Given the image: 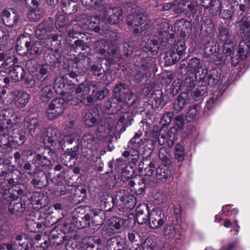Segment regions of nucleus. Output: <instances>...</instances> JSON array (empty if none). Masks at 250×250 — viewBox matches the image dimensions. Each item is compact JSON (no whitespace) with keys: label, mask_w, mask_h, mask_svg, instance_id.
Masks as SVG:
<instances>
[{"label":"nucleus","mask_w":250,"mask_h":250,"mask_svg":"<svg viewBox=\"0 0 250 250\" xmlns=\"http://www.w3.org/2000/svg\"><path fill=\"white\" fill-rule=\"evenodd\" d=\"M201 68V60L197 58H192L187 62V69L189 71L195 72L197 69Z\"/></svg>","instance_id":"64"},{"label":"nucleus","mask_w":250,"mask_h":250,"mask_svg":"<svg viewBox=\"0 0 250 250\" xmlns=\"http://www.w3.org/2000/svg\"><path fill=\"white\" fill-rule=\"evenodd\" d=\"M201 33L205 36L202 39H214V26L211 19L206 18L202 21L201 28Z\"/></svg>","instance_id":"38"},{"label":"nucleus","mask_w":250,"mask_h":250,"mask_svg":"<svg viewBox=\"0 0 250 250\" xmlns=\"http://www.w3.org/2000/svg\"><path fill=\"white\" fill-rule=\"evenodd\" d=\"M140 157L139 151L137 150H126L122 153L121 158L117 159L115 164V168H119L120 166L124 165L123 163L127 160H131L129 164L128 165L129 168L132 169L136 166Z\"/></svg>","instance_id":"21"},{"label":"nucleus","mask_w":250,"mask_h":250,"mask_svg":"<svg viewBox=\"0 0 250 250\" xmlns=\"http://www.w3.org/2000/svg\"><path fill=\"white\" fill-rule=\"evenodd\" d=\"M68 19L64 15H57L56 20V26L58 30L62 33L67 30Z\"/></svg>","instance_id":"59"},{"label":"nucleus","mask_w":250,"mask_h":250,"mask_svg":"<svg viewBox=\"0 0 250 250\" xmlns=\"http://www.w3.org/2000/svg\"><path fill=\"white\" fill-rule=\"evenodd\" d=\"M133 121V114L131 111H126L119 118L118 122L115 127L117 132H122L125 130L126 128L132 124Z\"/></svg>","instance_id":"28"},{"label":"nucleus","mask_w":250,"mask_h":250,"mask_svg":"<svg viewBox=\"0 0 250 250\" xmlns=\"http://www.w3.org/2000/svg\"><path fill=\"white\" fill-rule=\"evenodd\" d=\"M176 135V134H171L169 131L166 136L164 135H161L157 131L153 132L152 137L154 140H153V142L155 144L158 142L160 146L166 145L169 147H171L174 144Z\"/></svg>","instance_id":"29"},{"label":"nucleus","mask_w":250,"mask_h":250,"mask_svg":"<svg viewBox=\"0 0 250 250\" xmlns=\"http://www.w3.org/2000/svg\"><path fill=\"white\" fill-rule=\"evenodd\" d=\"M89 72L96 77H104L105 74V70L102 66L101 60H97L93 63L89 68Z\"/></svg>","instance_id":"52"},{"label":"nucleus","mask_w":250,"mask_h":250,"mask_svg":"<svg viewBox=\"0 0 250 250\" xmlns=\"http://www.w3.org/2000/svg\"><path fill=\"white\" fill-rule=\"evenodd\" d=\"M189 101L190 99L187 92L181 93L174 101L173 103V109L176 112L182 111L189 104Z\"/></svg>","instance_id":"39"},{"label":"nucleus","mask_w":250,"mask_h":250,"mask_svg":"<svg viewBox=\"0 0 250 250\" xmlns=\"http://www.w3.org/2000/svg\"><path fill=\"white\" fill-rule=\"evenodd\" d=\"M21 177L20 171L16 169L8 168L0 172V178L7 181V184L12 187L11 188H23L22 186H24L21 183Z\"/></svg>","instance_id":"16"},{"label":"nucleus","mask_w":250,"mask_h":250,"mask_svg":"<svg viewBox=\"0 0 250 250\" xmlns=\"http://www.w3.org/2000/svg\"><path fill=\"white\" fill-rule=\"evenodd\" d=\"M26 140L25 131L21 128L17 129L16 126L0 133V147L2 149L15 148L23 144Z\"/></svg>","instance_id":"5"},{"label":"nucleus","mask_w":250,"mask_h":250,"mask_svg":"<svg viewBox=\"0 0 250 250\" xmlns=\"http://www.w3.org/2000/svg\"><path fill=\"white\" fill-rule=\"evenodd\" d=\"M91 62V59L87 55L83 53L78 54L75 57L71 65L68 66L67 75L71 78L76 79L78 82L77 77L83 75L89 68Z\"/></svg>","instance_id":"7"},{"label":"nucleus","mask_w":250,"mask_h":250,"mask_svg":"<svg viewBox=\"0 0 250 250\" xmlns=\"http://www.w3.org/2000/svg\"><path fill=\"white\" fill-rule=\"evenodd\" d=\"M9 76L13 82H17L22 80L25 75L24 68L20 65H16L9 71Z\"/></svg>","instance_id":"45"},{"label":"nucleus","mask_w":250,"mask_h":250,"mask_svg":"<svg viewBox=\"0 0 250 250\" xmlns=\"http://www.w3.org/2000/svg\"><path fill=\"white\" fill-rule=\"evenodd\" d=\"M93 111V110H89L83 117L84 124L87 127H92L97 123L98 115Z\"/></svg>","instance_id":"55"},{"label":"nucleus","mask_w":250,"mask_h":250,"mask_svg":"<svg viewBox=\"0 0 250 250\" xmlns=\"http://www.w3.org/2000/svg\"><path fill=\"white\" fill-rule=\"evenodd\" d=\"M209 2L205 5V9H208L213 16L219 15L221 14L222 6L219 0H209Z\"/></svg>","instance_id":"46"},{"label":"nucleus","mask_w":250,"mask_h":250,"mask_svg":"<svg viewBox=\"0 0 250 250\" xmlns=\"http://www.w3.org/2000/svg\"><path fill=\"white\" fill-rule=\"evenodd\" d=\"M53 88L51 85L44 86L41 90V99L43 102H47L53 96Z\"/></svg>","instance_id":"61"},{"label":"nucleus","mask_w":250,"mask_h":250,"mask_svg":"<svg viewBox=\"0 0 250 250\" xmlns=\"http://www.w3.org/2000/svg\"><path fill=\"white\" fill-rule=\"evenodd\" d=\"M142 133L139 131L136 132L133 137L129 141L128 145V150H137L139 151L141 147H143L146 142V139L141 137Z\"/></svg>","instance_id":"37"},{"label":"nucleus","mask_w":250,"mask_h":250,"mask_svg":"<svg viewBox=\"0 0 250 250\" xmlns=\"http://www.w3.org/2000/svg\"><path fill=\"white\" fill-rule=\"evenodd\" d=\"M26 65L29 71H36L35 78L39 82H45L51 78L52 71V66L51 64H40L35 60H30L27 62Z\"/></svg>","instance_id":"10"},{"label":"nucleus","mask_w":250,"mask_h":250,"mask_svg":"<svg viewBox=\"0 0 250 250\" xmlns=\"http://www.w3.org/2000/svg\"><path fill=\"white\" fill-rule=\"evenodd\" d=\"M218 38L224 45H230L232 43V35L230 30L223 26H219L218 28Z\"/></svg>","instance_id":"44"},{"label":"nucleus","mask_w":250,"mask_h":250,"mask_svg":"<svg viewBox=\"0 0 250 250\" xmlns=\"http://www.w3.org/2000/svg\"><path fill=\"white\" fill-rule=\"evenodd\" d=\"M167 221V216L159 208L152 209L149 214L148 226L150 228L157 229L160 228Z\"/></svg>","instance_id":"20"},{"label":"nucleus","mask_w":250,"mask_h":250,"mask_svg":"<svg viewBox=\"0 0 250 250\" xmlns=\"http://www.w3.org/2000/svg\"><path fill=\"white\" fill-rule=\"evenodd\" d=\"M109 37L106 40L101 39L95 43L96 49L101 55L108 54L111 61L116 62L121 58V54L117 47L118 45V36L116 32L108 30Z\"/></svg>","instance_id":"4"},{"label":"nucleus","mask_w":250,"mask_h":250,"mask_svg":"<svg viewBox=\"0 0 250 250\" xmlns=\"http://www.w3.org/2000/svg\"><path fill=\"white\" fill-rule=\"evenodd\" d=\"M125 243L121 238L113 236L107 241V250H125Z\"/></svg>","instance_id":"40"},{"label":"nucleus","mask_w":250,"mask_h":250,"mask_svg":"<svg viewBox=\"0 0 250 250\" xmlns=\"http://www.w3.org/2000/svg\"><path fill=\"white\" fill-rule=\"evenodd\" d=\"M59 95H62L74 91V87H71L66 83V80L63 77H57L54 81L53 87Z\"/></svg>","instance_id":"32"},{"label":"nucleus","mask_w":250,"mask_h":250,"mask_svg":"<svg viewBox=\"0 0 250 250\" xmlns=\"http://www.w3.org/2000/svg\"><path fill=\"white\" fill-rule=\"evenodd\" d=\"M51 21L48 20H44L40 23L36 27L35 35L39 40H42V44L45 43V41L49 36L48 33L51 27Z\"/></svg>","instance_id":"31"},{"label":"nucleus","mask_w":250,"mask_h":250,"mask_svg":"<svg viewBox=\"0 0 250 250\" xmlns=\"http://www.w3.org/2000/svg\"><path fill=\"white\" fill-rule=\"evenodd\" d=\"M16 105L19 107L25 106L28 103L30 95L23 90H13L11 92Z\"/></svg>","instance_id":"35"},{"label":"nucleus","mask_w":250,"mask_h":250,"mask_svg":"<svg viewBox=\"0 0 250 250\" xmlns=\"http://www.w3.org/2000/svg\"><path fill=\"white\" fill-rule=\"evenodd\" d=\"M43 16L44 13L42 9L29 10L27 15L28 19L31 22L39 21Z\"/></svg>","instance_id":"62"},{"label":"nucleus","mask_w":250,"mask_h":250,"mask_svg":"<svg viewBox=\"0 0 250 250\" xmlns=\"http://www.w3.org/2000/svg\"><path fill=\"white\" fill-rule=\"evenodd\" d=\"M101 240L94 236L85 237L80 243V250H98Z\"/></svg>","instance_id":"34"},{"label":"nucleus","mask_w":250,"mask_h":250,"mask_svg":"<svg viewBox=\"0 0 250 250\" xmlns=\"http://www.w3.org/2000/svg\"><path fill=\"white\" fill-rule=\"evenodd\" d=\"M164 235L166 239L174 237L178 232V228L174 225L168 224L164 228Z\"/></svg>","instance_id":"63"},{"label":"nucleus","mask_w":250,"mask_h":250,"mask_svg":"<svg viewBox=\"0 0 250 250\" xmlns=\"http://www.w3.org/2000/svg\"><path fill=\"white\" fill-rule=\"evenodd\" d=\"M29 49L27 50V54H29L32 55H38L41 54L42 50V42L39 41L33 42L32 40L31 35H30V41Z\"/></svg>","instance_id":"56"},{"label":"nucleus","mask_w":250,"mask_h":250,"mask_svg":"<svg viewBox=\"0 0 250 250\" xmlns=\"http://www.w3.org/2000/svg\"><path fill=\"white\" fill-rule=\"evenodd\" d=\"M62 36L58 34H51L45 41V43L42 45L44 47L50 49L55 53H58L59 49L62 47Z\"/></svg>","instance_id":"27"},{"label":"nucleus","mask_w":250,"mask_h":250,"mask_svg":"<svg viewBox=\"0 0 250 250\" xmlns=\"http://www.w3.org/2000/svg\"><path fill=\"white\" fill-rule=\"evenodd\" d=\"M127 24L135 34L139 35L147 28V17L141 13L134 12L126 18Z\"/></svg>","instance_id":"9"},{"label":"nucleus","mask_w":250,"mask_h":250,"mask_svg":"<svg viewBox=\"0 0 250 250\" xmlns=\"http://www.w3.org/2000/svg\"><path fill=\"white\" fill-rule=\"evenodd\" d=\"M43 219L44 220L43 222L42 221L36 222L33 219H27L25 223L27 229L30 232H36L39 231L40 229H42L43 227H48L54 223V222H53L52 224H50L48 222L49 221L48 217Z\"/></svg>","instance_id":"36"},{"label":"nucleus","mask_w":250,"mask_h":250,"mask_svg":"<svg viewBox=\"0 0 250 250\" xmlns=\"http://www.w3.org/2000/svg\"><path fill=\"white\" fill-rule=\"evenodd\" d=\"M185 125V119L183 115L176 117L174 120V126L170 127L169 132L171 134H177L182 130Z\"/></svg>","instance_id":"54"},{"label":"nucleus","mask_w":250,"mask_h":250,"mask_svg":"<svg viewBox=\"0 0 250 250\" xmlns=\"http://www.w3.org/2000/svg\"><path fill=\"white\" fill-rule=\"evenodd\" d=\"M61 7L65 14L71 15L77 11L78 4L71 0H62Z\"/></svg>","instance_id":"48"},{"label":"nucleus","mask_w":250,"mask_h":250,"mask_svg":"<svg viewBox=\"0 0 250 250\" xmlns=\"http://www.w3.org/2000/svg\"><path fill=\"white\" fill-rule=\"evenodd\" d=\"M147 165L144 168V170L142 171L141 175L143 176L142 178H146L148 180V182H149L151 176L156 169V162L155 161H150Z\"/></svg>","instance_id":"60"},{"label":"nucleus","mask_w":250,"mask_h":250,"mask_svg":"<svg viewBox=\"0 0 250 250\" xmlns=\"http://www.w3.org/2000/svg\"><path fill=\"white\" fill-rule=\"evenodd\" d=\"M201 44L204 48L205 55L210 57L214 63L218 65L224 62L223 58L219 56L218 45L213 38L201 39Z\"/></svg>","instance_id":"11"},{"label":"nucleus","mask_w":250,"mask_h":250,"mask_svg":"<svg viewBox=\"0 0 250 250\" xmlns=\"http://www.w3.org/2000/svg\"><path fill=\"white\" fill-rule=\"evenodd\" d=\"M18 189L0 186V213L8 209L10 213L21 215L25 211H29L30 207L25 203L22 194L25 193V186Z\"/></svg>","instance_id":"2"},{"label":"nucleus","mask_w":250,"mask_h":250,"mask_svg":"<svg viewBox=\"0 0 250 250\" xmlns=\"http://www.w3.org/2000/svg\"><path fill=\"white\" fill-rule=\"evenodd\" d=\"M30 35L27 33H23L18 39L15 47L17 53L24 56L27 55V50L29 49Z\"/></svg>","instance_id":"30"},{"label":"nucleus","mask_w":250,"mask_h":250,"mask_svg":"<svg viewBox=\"0 0 250 250\" xmlns=\"http://www.w3.org/2000/svg\"><path fill=\"white\" fill-rule=\"evenodd\" d=\"M32 174L33 177L31 183L34 188L41 189L48 187L49 179L48 174L42 170L36 168Z\"/></svg>","instance_id":"19"},{"label":"nucleus","mask_w":250,"mask_h":250,"mask_svg":"<svg viewBox=\"0 0 250 250\" xmlns=\"http://www.w3.org/2000/svg\"><path fill=\"white\" fill-rule=\"evenodd\" d=\"M109 94V90L106 88L102 90L93 89L92 94L87 97L88 102L91 104H94L97 100H102Z\"/></svg>","instance_id":"43"},{"label":"nucleus","mask_w":250,"mask_h":250,"mask_svg":"<svg viewBox=\"0 0 250 250\" xmlns=\"http://www.w3.org/2000/svg\"><path fill=\"white\" fill-rule=\"evenodd\" d=\"M169 32V24L166 21L160 24L156 39L150 40L147 36L142 38L140 47L145 52H150L157 55L159 51L165 54L164 59L167 65H171L179 61L185 53L186 44L183 40L175 42V34L172 30Z\"/></svg>","instance_id":"1"},{"label":"nucleus","mask_w":250,"mask_h":250,"mask_svg":"<svg viewBox=\"0 0 250 250\" xmlns=\"http://www.w3.org/2000/svg\"><path fill=\"white\" fill-rule=\"evenodd\" d=\"M222 71L219 68L211 69L208 71L206 83L213 86L218 84L221 79Z\"/></svg>","instance_id":"42"},{"label":"nucleus","mask_w":250,"mask_h":250,"mask_svg":"<svg viewBox=\"0 0 250 250\" xmlns=\"http://www.w3.org/2000/svg\"><path fill=\"white\" fill-rule=\"evenodd\" d=\"M23 197H27L29 202L30 208L34 206V208L40 209L44 206L42 203L43 195L41 192H28L25 187V193L22 194Z\"/></svg>","instance_id":"25"},{"label":"nucleus","mask_w":250,"mask_h":250,"mask_svg":"<svg viewBox=\"0 0 250 250\" xmlns=\"http://www.w3.org/2000/svg\"><path fill=\"white\" fill-rule=\"evenodd\" d=\"M247 0H232L231 9L237 16L242 15L247 9Z\"/></svg>","instance_id":"49"},{"label":"nucleus","mask_w":250,"mask_h":250,"mask_svg":"<svg viewBox=\"0 0 250 250\" xmlns=\"http://www.w3.org/2000/svg\"><path fill=\"white\" fill-rule=\"evenodd\" d=\"M1 17L4 24L9 27L15 25L19 20V16L14 9L10 8L3 10Z\"/></svg>","instance_id":"33"},{"label":"nucleus","mask_w":250,"mask_h":250,"mask_svg":"<svg viewBox=\"0 0 250 250\" xmlns=\"http://www.w3.org/2000/svg\"><path fill=\"white\" fill-rule=\"evenodd\" d=\"M250 51V34L247 39L241 41L238 46L237 53L242 59H245Z\"/></svg>","instance_id":"47"},{"label":"nucleus","mask_w":250,"mask_h":250,"mask_svg":"<svg viewBox=\"0 0 250 250\" xmlns=\"http://www.w3.org/2000/svg\"><path fill=\"white\" fill-rule=\"evenodd\" d=\"M24 126L26 127L29 134L33 137L39 136L43 128L42 121L38 118H32L26 120Z\"/></svg>","instance_id":"24"},{"label":"nucleus","mask_w":250,"mask_h":250,"mask_svg":"<svg viewBox=\"0 0 250 250\" xmlns=\"http://www.w3.org/2000/svg\"><path fill=\"white\" fill-rule=\"evenodd\" d=\"M67 102L62 97L57 98L51 102L46 109V115L49 120L58 117L63 112Z\"/></svg>","instance_id":"17"},{"label":"nucleus","mask_w":250,"mask_h":250,"mask_svg":"<svg viewBox=\"0 0 250 250\" xmlns=\"http://www.w3.org/2000/svg\"><path fill=\"white\" fill-rule=\"evenodd\" d=\"M88 214L90 215L91 219H93L94 221L96 220L97 223L95 224L94 229H99L103 224L105 218L104 211L101 209H92Z\"/></svg>","instance_id":"41"},{"label":"nucleus","mask_w":250,"mask_h":250,"mask_svg":"<svg viewBox=\"0 0 250 250\" xmlns=\"http://www.w3.org/2000/svg\"><path fill=\"white\" fill-rule=\"evenodd\" d=\"M98 21H99V19L97 16L90 17L83 15V18L80 21V22L82 24V28L85 29H89L95 32L102 34L103 29L100 26L99 23H97Z\"/></svg>","instance_id":"26"},{"label":"nucleus","mask_w":250,"mask_h":250,"mask_svg":"<svg viewBox=\"0 0 250 250\" xmlns=\"http://www.w3.org/2000/svg\"><path fill=\"white\" fill-rule=\"evenodd\" d=\"M134 45L133 42L128 41L124 42L119 48L117 46V47L120 52L121 56L123 54L128 57L132 54L134 49Z\"/></svg>","instance_id":"51"},{"label":"nucleus","mask_w":250,"mask_h":250,"mask_svg":"<svg viewBox=\"0 0 250 250\" xmlns=\"http://www.w3.org/2000/svg\"><path fill=\"white\" fill-rule=\"evenodd\" d=\"M74 92L72 98H69L67 99L68 102L71 104L77 105L80 103H83L85 105H91V103H89L87 100V97L90 92V87L89 86L84 83H81L77 87L75 90L71 91Z\"/></svg>","instance_id":"14"},{"label":"nucleus","mask_w":250,"mask_h":250,"mask_svg":"<svg viewBox=\"0 0 250 250\" xmlns=\"http://www.w3.org/2000/svg\"><path fill=\"white\" fill-rule=\"evenodd\" d=\"M5 55L4 59L1 62V63L0 64V68L3 67L8 69L14 66L18 62V59L14 55L12 54L10 55L7 52L5 53Z\"/></svg>","instance_id":"57"},{"label":"nucleus","mask_w":250,"mask_h":250,"mask_svg":"<svg viewBox=\"0 0 250 250\" xmlns=\"http://www.w3.org/2000/svg\"><path fill=\"white\" fill-rule=\"evenodd\" d=\"M82 151L84 157L88 159V156L94 154L98 147V139L94 133L88 132L84 134L82 140Z\"/></svg>","instance_id":"15"},{"label":"nucleus","mask_w":250,"mask_h":250,"mask_svg":"<svg viewBox=\"0 0 250 250\" xmlns=\"http://www.w3.org/2000/svg\"><path fill=\"white\" fill-rule=\"evenodd\" d=\"M127 236L129 241L136 246V247L135 248V249H138L139 246L142 245L143 236L140 233V232L133 230L128 232Z\"/></svg>","instance_id":"58"},{"label":"nucleus","mask_w":250,"mask_h":250,"mask_svg":"<svg viewBox=\"0 0 250 250\" xmlns=\"http://www.w3.org/2000/svg\"><path fill=\"white\" fill-rule=\"evenodd\" d=\"M106 6V9L103 13V19L104 21L112 24L119 23L123 19L122 9L111 3L107 4Z\"/></svg>","instance_id":"18"},{"label":"nucleus","mask_w":250,"mask_h":250,"mask_svg":"<svg viewBox=\"0 0 250 250\" xmlns=\"http://www.w3.org/2000/svg\"><path fill=\"white\" fill-rule=\"evenodd\" d=\"M18 118L13 109L6 108L2 109L0 114V133L17 126L16 120Z\"/></svg>","instance_id":"13"},{"label":"nucleus","mask_w":250,"mask_h":250,"mask_svg":"<svg viewBox=\"0 0 250 250\" xmlns=\"http://www.w3.org/2000/svg\"><path fill=\"white\" fill-rule=\"evenodd\" d=\"M114 92V96L105 104V111L108 114H116L125 105L131 106L137 100L136 95L127 83L123 82L116 83Z\"/></svg>","instance_id":"3"},{"label":"nucleus","mask_w":250,"mask_h":250,"mask_svg":"<svg viewBox=\"0 0 250 250\" xmlns=\"http://www.w3.org/2000/svg\"><path fill=\"white\" fill-rule=\"evenodd\" d=\"M27 155L35 154L32 159V163L34 164L37 167H43L52 169L51 161L42 154H36V151L33 149H29L27 150Z\"/></svg>","instance_id":"23"},{"label":"nucleus","mask_w":250,"mask_h":250,"mask_svg":"<svg viewBox=\"0 0 250 250\" xmlns=\"http://www.w3.org/2000/svg\"><path fill=\"white\" fill-rule=\"evenodd\" d=\"M135 62V70L134 74V81L137 83H143V80L146 78L147 73L154 65L155 59L148 55H137L134 58Z\"/></svg>","instance_id":"6"},{"label":"nucleus","mask_w":250,"mask_h":250,"mask_svg":"<svg viewBox=\"0 0 250 250\" xmlns=\"http://www.w3.org/2000/svg\"><path fill=\"white\" fill-rule=\"evenodd\" d=\"M112 200L113 205H115L119 210L123 212L131 210L136 203L135 197L125 190L117 191Z\"/></svg>","instance_id":"8"},{"label":"nucleus","mask_w":250,"mask_h":250,"mask_svg":"<svg viewBox=\"0 0 250 250\" xmlns=\"http://www.w3.org/2000/svg\"><path fill=\"white\" fill-rule=\"evenodd\" d=\"M168 166L164 165L156 169V177L158 180L165 181L170 177L171 172L168 167Z\"/></svg>","instance_id":"53"},{"label":"nucleus","mask_w":250,"mask_h":250,"mask_svg":"<svg viewBox=\"0 0 250 250\" xmlns=\"http://www.w3.org/2000/svg\"><path fill=\"white\" fill-rule=\"evenodd\" d=\"M64 233L62 231L57 227H54L48 231H45L44 234L48 236V240H45L40 246H37L36 249L34 250H45L49 244L57 246L62 244L64 241Z\"/></svg>","instance_id":"12"},{"label":"nucleus","mask_w":250,"mask_h":250,"mask_svg":"<svg viewBox=\"0 0 250 250\" xmlns=\"http://www.w3.org/2000/svg\"><path fill=\"white\" fill-rule=\"evenodd\" d=\"M14 250H29L34 248L33 240L24 234H17L11 239Z\"/></svg>","instance_id":"22"},{"label":"nucleus","mask_w":250,"mask_h":250,"mask_svg":"<svg viewBox=\"0 0 250 250\" xmlns=\"http://www.w3.org/2000/svg\"><path fill=\"white\" fill-rule=\"evenodd\" d=\"M125 220L122 218L114 216L110 218L107 225L116 233L120 232L123 228Z\"/></svg>","instance_id":"50"}]
</instances>
